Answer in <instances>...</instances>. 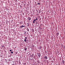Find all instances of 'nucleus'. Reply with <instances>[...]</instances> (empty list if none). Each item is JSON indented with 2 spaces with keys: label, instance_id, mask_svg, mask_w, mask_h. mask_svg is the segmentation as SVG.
I'll use <instances>...</instances> for the list:
<instances>
[{
  "label": "nucleus",
  "instance_id": "nucleus-1",
  "mask_svg": "<svg viewBox=\"0 0 65 65\" xmlns=\"http://www.w3.org/2000/svg\"><path fill=\"white\" fill-rule=\"evenodd\" d=\"M44 57V59H47V56H45Z\"/></svg>",
  "mask_w": 65,
  "mask_h": 65
},
{
  "label": "nucleus",
  "instance_id": "nucleus-2",
  "mask_svg": "<svg viewBox=\"0 0 65 65\" xmlns=\"http://www.w3.org/2000/svg\"><path fill=\"white\" fill-rule=\"evenodd\" d=\"M29 40H28V39H25L24 40V41L25 42H26V41H28Z\"/></svg>",
  "mask_w": 65,
  "mask_h": 65
},
{
  "label": "nucleus",
  "instance_id": "nucleus-3",
  "mask_svg": "<svg viewBox=\"0 0 65 65\" xmlns=\"http://www.w3.org/2000/svg\"><path fill=\"white\" fill-rule=\"evenodd\" d=\"M38 56L39 57H40V53H38Z\"/></svg>",
  "mask_w": 65,
  "mask_h": 65
},
{
  "label": "nucleus",
  "instance_id": "nucleus-4",
  "mask_svg": "<svg viewBox=\"0 0 65 65\" xmlns=\"http://www.w3.org/2000/svg\"><path fill=\"white\" fill-rule=\"evenodd\" d=\"M28 20H29V21H30L31 19V18L30 17H29L28 18Z\"/></svg>",
  "mask_w": 65,
  "mask_h": 65
},
{
  "label": "nucleus",
  "instance_id": "nucleus-5",
  "mask_svg": "<svg viewBox=\"0 0 65 65\" xmlns=\"http://www.w3.org/2000/svg\"><path fill=\"white\" fill-rule=\"evenodd\" d=\"M20 27H21V28H23V27H25V25H22V26H20Z\"/></svg>",
  "mask_w": 65,
  "mask_h": 65
},
{
  "label": "nucleus",
  "instance_id": "nucleus-6",
  "mask_svg": "<svg viewBox=\"0 0 65 65\" xmlns=\"http://www.w3.org/2000/svg\"><path fill=\"white\" fill-rule=\"evenodd\" d=\"M62 62L63 64H64L65 63V61L64 60H63L62 61Z\"/></svg>",
  "mask_w": 65,
  "mask_h": 65
},
{
  "label": "nucleus",
  "instance_id": "nucleus-7",
  "mask_svg": "<svg viewBox=\"0 0 65 65\" xmlns=\"http://www.w3.org/2000/svg\"><path fill=\"white\" fill-rule=\"evenodd\" d=\"M26 30L28 32H29V29L28 28H27L26 29Z\"/></svg>",
  "mask_w": 65,
  "mask_h": 65
},
{
  "label": "nucleus",
  "instance_id": "nucleus-8",
  "mask_svg": "<svg viewBox=\"0 0 65 65\" xmlns=\"http://www.w3.org/2000/svg\"><path fill=\"white\" fill-rule=\"evenodd\" d=\"M59 33H56V35L57 36H58V35H59Z\"/></svg>",
  "mask_w": 65,
  "mask_h": 65
},
{
  "label": "nucleus",
  "instance_id": "nucleus-9",
  "mask_svg": "<svg viewBox=\"0 0 65 65\" xmlns=\"http://www.w3.org/2000/svg\"><path fill=\"white\" fill-rule=\"evenodd\" d=\"M41 12V11L40 10H39V13H40Z\"/></svg>",
  "mask_w": 65,
  "mask_h": 65
},
{
  "label": "nucleus",
  "instance_id": "nucleus-10",
  "mask_svg": "<svg viewBox=\"0 0 65 65\" xmlns=\"http://www.w3.org/2000/svg\"><path fill=\"white\" fill-rule=\"evenodd\" d=\"M32 32H34V29H32Z\"/></svg>",
  "mask_w": 65,
  "mask_h": 65
},
{
  "label": "nucleus",
  "instance_id": "nucleus-11",
  "mask_svg": "<svg viewBox=\"0 0 65 65\" xmlns=\"http://www.w3.org/2000/svg\"><path fill=\"white\" fill-rule=\"evenodd\" d=\"M40 3H37L38 5H40Z\"/></svg>",
  "mask_w": 65,
  "mask_h": 65
},
{
  "label": "nucleus",
  "instance_id": "nucleus-12",
  "mask_svg": "<svg viewBox=\"0 0 65 65\" xmlns=\"http://www.w3.org/2000/svg\"><path fill=\"white\" fill-rule=\"evenodd\" d=\"M24 34H26V31H24Z\"/></svg>",
  "mask_w": 65,
  "mask_h": 65
},
{
  "label": "nucleus",
  "instance_id": "nucleus-13",
  "mask_svg": "<svg viewBox=\"0 0 65 65\" xmlns=\"http://www.w3.org/2000/svg\"><path fill=\"white\" fill-rule=\"evenodd\" d=\"M34 23H35V21H33V24H34Z\"/></svg>",
  "mask_w": 65,
  "mask_h": 65
},
{
  "label": "nucleus",
  "instance_id": "nucleus-14",
  "mask_svg": "<svg viewBox=\"0 0 65 65\" xmlns=\"http://www.w3.org/2000/svg\"><path fill=\"white\" fill-rule=\"evenodd\" d=\"M25 39H27V38H27V37H25Z\"/></svg>",
  "mask_w": 65,
  "mask_h": 65
},
{
  "label": "nucleus",
  "instance_id": "nucleus-15",
  "mask_svg": "<svg viewBox=\"0 0 65 65\" xmlns=\"http://www.w3.org/2000/svg\"><path fill=\"white\" fill-rule=\"evenodd\" d=\"M34 21H36L37 20L36 19H34Z\"/></svg>",
  "mask_w": 65,
  "mask_h": 65
},
{
  "label": "nucleus",
  "instance_id": "nucleus-16",
  "mask_svg": "<svg viewBox=\"0 0 65 65\" xmlns=\"http://www.w3.org/2000/svg\"><path fill=\"white\" fill-rule=\"evenodd\" d=\"M27 50V48H26L25 49V51H26Z\"/></svg>",
  "mask_w": 65,
  "mask_h": 65
},
{
  "label": "nucleus",
  "instance_id": "nucleus-17",
  "mask_svg": "<svg viewBox=\"0 0 65 65\" xmlns=\"http://www.w3.org/2000/svg\"><path fill=\"white\" fill-rule=\"evenodd\" d=\"M9 61H10V59H9Z\"/></svg>",
  "mask_w": 65,
  "mask_h": 65
},
{
  "label": "nucleus",
  "instance_id": "nucleus-18",
  "mask_svg": "<svg viewBox=\"0 0 65 65\" xmlns=\"http://www.w3.org/2000/svg\"><path fill=\"white\" fill-rule=\"evenodd\" d=\"M13 52H11V53H12V54H13Z\"/></svg>",
  "mask_w": 65,
  "mask_h": 65
},
{
  "label": "nucleus",
  "instance_id": "nucleus-19",
  "mask_svg": "<svg viewBox=\"0 0 65 65\" xmlns=\"http://www.w3.org/2000/svg\"><path fill=\"white\" fill-rule=\"evenodd\" d=\"M2 47H4V45L2 46Z\"/></svg>",
  "mask_w": 65,
  "mask_h": 65
},
{
  "label": "nucleus",
  "instance_id": "nucleus-20",
  "mask_svg": "<svg viewBox=\"0 0 65 65\" xmlns=\"http://www.w3.org/2000/svg\"><path fill=\"white\" fill-rule=\"evenodd\" d=\"M36 20H38V19H37V18L36 19Z\"/></svg>",
  "mask_w": 65,
  "mask_h": 65
},
{
  "label": "nucleus",
  "instance_id": "nucleus-21",
  "mask_svg": "<svg viewBox=\"0 0 65 65\" xmlns=\"http://www.w3.org/2000/svg\"><path fill=\"white\" fill-rule=\"evenodd\" d=\"M27 24L28 25H30V24H29V23H27Z\"/></svg>",
  "mask_w": 65,
  "mask_h": 65
},
{
  "label": "nucleus",
  "instance_id": "nucleus-22",
  "mask_svg": "<svg viewBox=\"0 0 65 65\" xmlns=\"http://www.w3.org/2000/svg\"><path fill=\"white\" fill-rule=\"evenodd\" d=\"M12 51L11 50H10V52H11Z\"/></svg>",
  "mask_w": 65,
  "mask_h": 65
},
{
  "label": "nucleus",
  "instance_id": "nucleus-23",
  "mask_svg": "<svg viewBox=\"0 0 65 65\" xmlns=\"http://www.w3.org/2000/svg\"><path fill=\"white\" fill-rule=\"evenodd\" d=\"M29 25H28H28H27V26L28 27V26H29Z\"/></svg>",
  "mask_w": 65,
  "mask_h": 65
},
{
  "label": "nucleus",
  "instance_id": "nucleus-24",
  "mask_svg": "<svg viewBox=\"0 0 65 65\" xmlns=\"http://www.w3.org/2000/svg\"><path fill=\"white\" fill-rule=\"evenodd\" d=\"M13 65H14V64H13Z\"/></svg>",
  "mask_w": 65,
  "mask_h": 65
},
{
  "label": "nucleus",
  "instance_id": "nucleus-25",
  "mask_svg": "<svg viewBox=\"0 0 65 65\" xmlns=\"http://www.w3.org/2000/svg\"><path fill=\"white\" fill-rule=\"evenodd\" d=\"M32 16H33V14L31 15Z\"/></svg>",
  "mask_w": 65,
  "mask_h": 65
},
{
  "label": "nucleus",
  "instance_id": "nucleus-26",
  "mask_svg": "<svg viewBox=\"0 0 65 65\" xmlns=\"http://www.w3.org/2000/svg\"><path fill=\"white\" fill-rule=\"evenodd\" d=\"M39 49H41V48H39Z\"/></svg>",
  "mask_w": 65,
  "mask_h": 65
},
{
  "label": "nucleus",
  "instance_id": "nucleus-27",
  "mask_svg": "<svg viewBox=\"0 0 65 65\" xmlns=\"http://www.w3.org/2000/svg\"><path fill=\"white\" fill-rule=\"evenodd\" d=\"M64 47V48H65V46Z\"/></svg>",
  "mask_w": 65,
  "mask_h": 65
},
{
  "label": "nucleus",
  "instance_id": "nucleus-28",
  "mask_svg": "<svg viewBox=\"0 0 65 65\" xmlns=\"http://www.w3.org/2000/svg\"><path fill=\"white\" fill-rule=\"evenodd\" d=\"M36 24H37V23H36Z\"/></svg>",
  "mask_w": 65,
  "mask_h": 65
},
{
  "label": "nucleus",
  "instance_id": "nucleus-29",
  "mask_svg": "<svg viewBox=\"0 0 65 65\" xmlns=\"http://www.w3.org/2000/svg\"><path fill=\"white\" fill-rule=\"evenodd\" d=\"M37 12H38V11H37Z\"/></svg>",
  "mask_w": 65,
  "mask_h": 65
},
{
  "label": "nucleus",
  "instance_id": "nucleus-30",
  "mask_svg": "<svg viewBox=\"0 0 65 65\" xmlns=\"http://www.w3.org/2000/svg\"><path fill=\"white\" fill-rule=\"evenodd\" d=\"M33 65H34V64H33Z\"/></svg>",
  "mask_w": 65,
  "mask_h": 65
}]
</instances>
